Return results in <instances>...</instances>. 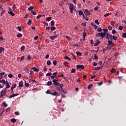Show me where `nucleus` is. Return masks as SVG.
Returning a JSON list of instances; mask_svg holds the SVG:
<instances>
[{"instance_id":"nucleus-28","label":"nucleus","mask_w":126,"mask_h":126,"mask_svg":"<svg viewBox=\"0 0 126 126\" xmlns=\"http://www.w3.org/2000/svg\"><path fill=\"white\" fill-rule=\"evenodd\" d=\"M0 83H2V84H5V80L4 79L0 81Z\"/></svg>"},{"instance_id":"nucleus-48","label":"nucleus","mask_w":126,"mask_h":126,"mask_svg":"<svg viewBox=\"0 0 126 126\" xmlns=\"http://www.w3.org/2000/svg\"><path fill=\"white\" fill-rule=\"evenodd\" d=\"M10 87V86L9 85V84H6V89H8Z\"/></svg>"},{"instance_id":"nucleus-29","label":"nucleus","mask_w":126,"mask_h":126,"mask_svg":"<svg viewBox=\"0 0 126 126\" xmlns=\"http://www.w3.org/2000/svg\"><path fill=\"white\" fill-rule=\"evenodd\" d=\"M17 37H18V38H20L21 37H22V34L19 33L17 35Z\"/></svg>"},{"instance_id":"nucleus-5","label":"nucleus","mask_w":126,"mask_h":126,"mask_svg":"<svg viewBox=\"0 0 126 126\" xmlns=\"http://www.w3.org/2000/svg\"><path fill=\"white\" fill-rule=\"evenodd\" d=\"M84 13H86V15H91V13H90V12L87 9L85 10Z\"/></svg>"},{"instance_id":"nucleus-16","label":"nucleus","mask_w":126,"mask_h":126,"mask_svg":"<svg viewBox=\"0 0 126 126\" xmlns=\"http://www.w3.org/2000/svg\"><path fill=\"white\" fill-rule=\"evenodd\" d=\"M100 67H95L94 69V70H100Z\"/></svg>"},{"instance_id":"nucleus-32","label":"nucleus","mask_w":126,"mask_h":126,"mask_svg":"<svg viewBox=\"0 0 126 126\" xmlns=\"http://www.w3.org/2000/svg\"><path fill=\"white\" fill-rule=\"evenodd\" d=\"M78 12H79V15L80 16H81V15H83V12H82V11H78Z\"/></svg>"},{"instance_id":"nucleus-41","label":"nucleus","mask_w":126,"mask_h":126,"mask_svg":"<svg viewBox=\"0 0 126 126\" xmlns=\"http://www.w3.org/2000/svg\"><path fill=\"white\" fill-rule=\"evenodd\" d=\"M6 112L10 111V107H8L5 110Z\"/></svg>"},{"instance_id":"nucleus-12","label":"nucleus","mask_w":126,"mask_h":126,"mask_svg":"<svg viewBox=\"0 0 126 126\" xmlns=\"http://www.w3.org/2000/svg\"><path fill=\"white\" fill-rule=\"evenodd\" d=\"M110 36H111V34L109 33H106V36H105L106 39H107L108 40H109V39H110Z\"/></svg>"},{"instance_id":"nucleus-39","label":"nucleus","mask_w":126,"mask_h":126,"mask_svg":"<svg viewBox=\"0 0 126 126\" xmlns=\"http://www.w3.org/2000/svg\"><path fill=\"white\" fill-rule=\"evenodd\" d=\"M71 56H72V58L73 59H74V60H76V57H75V55H74L73 53H71Z\"/></svg>"},{"instance_id":"nucleus-47","label":"nucleus","mask_w":126,"mask_h":126,"mask_svg":"<svg viewBox=\"0 0 126 126\" xmlns=\"http://www.w3.org/2000/svg\"><path fill=\"white\" fill-rule=\"evenodd\" d=\"M57 94L58 93H57V92H55L53 94L52 93L51 95H52L53 96H57Z\"/></svg>"},{"instance_id":"nucleus-51","label":"nucleus","mask_w":126,"mask_h":126,"mask_svg":"<svg viewBox=\"0 0 126 126\" xmlns=\"http://www.w3.org/2000/svg\"><path fill=\"white\" fill-rule=\"evenodd\" d=\"M65 38L69 41H70L71 40L70 37H69V36H65Z\"/></svg>"},{"instance_id":"nucleus-20","label":"nucleus","mask_w":126,"mask_h":126,"mask_svg":"<svg viewBox=\"0 0 126 126\" xmlns=\"http://www.w3.org/2000/svg\"><path fill=\"white\" fill-rule=\"evenodd\" d=\"M50 29L51 31H54V30H56V27L55 26L51 27H50Z\"/></svg>"},{"instance_id":"nucleus-15","label":"nucleus","mask_w":126,"mask_h":126,"mask_svg":"<svg viewBox=\"0 0 126 126\" xmlns=\"http://www.w3.org/2000/svg\"><path fill=\"white\" fill-rule=\"evenodd\" d=\"M52 84H53V82H52V81H48L47 82V86H51Z\"/></svg>"},{"instance_id":"nucleus-59","label":"nucleus","mask_w":126,"mask_h":126,"mask_svg":"<svg viewBox=\"0 0 126 126\" xmlns=\"http://www.w3.org/2000/svg\"><path fill=\"white\" fill-rule=\"evenodd\" d=\"M39 77L43 76V74L42 73V72H39Z\"/></svg>"},{"instance_id":"nucleus-45","label":"nucleus","mask_w":126,"mask_h":126,"mask_svg":"<svg viewBox=\"0 0 126 126\" xmlns=\"http://www.w3.org/2000/svg\"><path fill=\"white\" fill-rule=\"evenodd\" d=\"M75 71H76V70L74 68H73L71 70V73H74V72H75Z\"/></svg>"},{"instance_id":"nucleus-30","label":"nucleus","mask_w":126,"mask_h":126,"mask_svg":"<svg viewBox=\"0 0 126 126\" xmlns=\"http://www.w3.org/2000/svg\"><path fill=\"white\" fill-rule=\"evenodd\" d=\"M51 20H52V17H48L46 19L47 21H51Z\"/></svg>"},{"instance_id":"nucleus-54","label":"nucleus","mask_w":126,"mask_h":126,"mask_svg":"<svg viewBox=\"0 0 126 126\" xmlns=\"http://www.w3.org/2000/svg\"><path fill=\"white\" fill-rule=\"evenodd\" d=\"M12 8H13V10H14L15 9H16V5H15V4H14L13 5Z\"/></svg>"},{"instance_id":"nucleus-19","label":"nucleus","mask_w":126,"mask_h":126,"mask_svg":"<svg viewBox=\"0 0 126 126\" xmlns=\"http://www.w3.org/2000/svg\"><path fill=\"white\" fill-rule=\"evenodd\" d=\"M32 9H34V7L33 6H30L29 8H28V10L30 11L32 10Z\"/></svg>"},{"instance_id":"nucleus-26","label":"nucleus","mask_w":126,"mask_h":126,"mask_svg":"<svg viewBox=\"0 0 126 126\" xmlns=\"http://www.w3.org/2000/svg\"><path fill=\"white\" fill-rule=\"evenodd\" d=\"M63 64H64V65H65L66 66H67V67H69V66L67 65V64H68V62H64Z\"/></svg>"},{"instance_id":"nucleus-14","label":"nucleus","mask_w":126,"mask_h":126,"mask_svg":"<svg viewBox=\"0 0 126 126\" xmlns=\"http://www.w3.org/2000/svg\"><path fill=\"white\" fill-rule=\"evenodd\" d=\"M25 50V46H24V45L22 46V47L21 48V52H23V51H24Z\"/></svg>"},{"instance_id":"nucleus-25","label":"nucleus","mask_w":126,"mask_h":126,"mask_svg":"<svg viewBox=\"0 0 126 126\" xmlns=\"http://www.w3.org/2000/svg\"><path fill=\"white\" fill-rule=\"evenodd\" d=\"M105 36L106 35L103 33V32H101L100 37H101L102 39H104V38H105Z\"/></svg>"},{"instance_id":"nucleus-27","label":"nucleus","mask_w":126,"mask_h":126,"mask_svg":"<svg viewBox=\"0 0 126 126\" xmlns=\"http://www.w3.org/2000/svg\"><path fill=\"white\" fill-rule=\"evenodd\" d=\"M111 73H115L116 72V69L114 68H112V69L111 70Z\"/></svg>"},{"instance_id":"nucleus-31","label":"nucleus","mask_w":126,"mask_h":126,"mask_svg":"<svg viewBox=\"0 0 126 126\" xmlns=\"http://www.w3.org/2000/svg\"><path fill=\"white\" fill-rule=\"evenodd\" d=\"M31 12L32 13L33 15H36L37 14V13H36V12L34 11V10H31Z\"/></svg>"},{"instance_id":"nucleus-37","label":"nucleus","mask_w":126,"mask_h":126,"mask_svg":"<svg viewBox=\"0 0 126 126\" xmlns=\"http://www.w3.org/2000/svg\"><path fill=\"white\" fill-rule=\"evenodd\" d=\"M17 29H18L19 31H20V32L22 31V28H21V27L18 26V27H17Z\"/></svg>"},{"instance_id":"nucleus-13","label":"nucleus","mask_w":126,"mask_h":126,"mask_svg":"<svg viewBox=\"0 0 126 126\" xmlns=\"http://www.w3.org/2000/svg\"><path fill=\"white\" fill-rule=\"evenodd\" d=\"M76 54L79 56V57H81V56H82V53H81V52H80L79 51H77L76 52Z\"/></svg>"},{"instance_id":"nucleus-11","label":"nucleus","mask_w":126,"mask_h":126,"mask_svg":"<svg viewBox=\"0 0 126 126\" xmlns=\"http://www.w3.org/2000/svg\"><path fill=\"white\" fill-rule=\"evenodd\" d=\"M8 14H10V15H11L12 16H14L15 15V14L13 13L12 11V12L8 11Z\"/></svg>"},{"instance_id":"nucleus-10","label":"nucleus","mask_w":126,"mask_h":126,"mask_svg":"<svg viewBox=\"0 0 126 126\" xmlns=\"http://www.w3.org/2000/svg\"><path fill=\"white\" fill-rule=\"evenodd\" d=\"M19 87H23V82L21 81L19 83Z\"/></svg>"},{"instance_id":"nucleus-64","label":"nucleus","mask_w":126,"mask_h":126,"mask_svg":"<svg viewBox=\"0 0 126 126\" xmlns=\"http://www.w3.org/2000/svg\"><path fill=\"white\" fill-rule=\"evenodd\" d=\"M24 59H25V58L24 57V56H22V57L21 58L20 61H21V62H22V61H23V60H24Z\"/></svg>"},{"instance_id":"nucleus-53","label":"nucleus","mask_w":126,"mask_h":126,"mask_svg":"<svg viewBox=\"0 0 126 126\" xmlns=\"http://www.w3.org/2000/svg\"><path fill=\"white\" fill-rule=\"evenodd\" d=\"M12 123H15L16 122V120L15 118H12L11 119Z\"/></svg>"},{"instance_id":"nucleus-33","label":"nucleus","mask_w":126,"mask_h":126,"mask_svg":"<svg viewBox=\"0 0 126 126\" xmlns=\"http://www.w3.org/2000/svg\"><path fill=\"white\" fill-rule=\"evenodd\" d=\"M60 77H62V78H63V79H65V77H64V75L63 74H62L59 76Z\"/></svg>"},{"instance_id":"nucleus-22","label":"nucleus","mask_w":126,"mask_h":126,"mask_svg":"<svg viewBox=\"0 0 126 126\" xmlns=\"http://www.w3.org/2000/svg\"><path fill=\"white\" fill-rule=\"evenodd\" d=\"M57 86H60V88L63 89V84L59 83V85H57Z\"/></svg>"},{"instance_id":"nucleus-38","label":"nucleus","mask_w":126,"mask_h":126,"mask_svg":"<svg viewBox=\"0 0 126 126\" xmlns=\"http://www.w3.org/2000/svg\"><path fill=\"white\" fill-rule=\"evenodd\" d=\"M113 46H114V45H110V46H109V47H108V45H107V47L106 48L107 50H111V49H112V47H113Z\"/></svg>"},{"instance_id":"nucleus-34","label":"nucleus","mask_w":126,"mask_h":126,"mask_svg":"<svg viewBox=\"0 0 126 126\" xmlns=\"http://www.w3.org/2000/svg\"><path fill=\"white\" fill-rule=\"evenodd\" d=\"M4 13H5V10H2L0 15L1 16H2Z\"/></svg>"},{"instance_id":"nucleus-3","label":"nucleus","mask_w":126,"mask_h":126,"mask_svg":"<svg viewBox=\"0 0 126 126\" xmlns=\"http://www.w3.org/2000/svg\"><path fill=\"white\" fill-rule=\"evenodd\" d=\"M18 95H19V94H13L12 95H10L9 96V98L10 99H11V98H12L13 97H15L16 96H18Z\"/></svg>"},{"instance_id":"nucleus-4","label":"nucleus","mask_w":126,"mask_h":126,"mask_svg":"<svg viewBox=\"0 0 126 126\" xmlns=\"http://www.w3.org/2000/svg\"><path fill=\"white\" fill-rule=\"evenodd\" d=\"M68 5H69V9H72L74 8V5L71 3H69Z\"/></svg>"},{"instance_id":"nucleus-43","label":"nucleus","mask_w":126,"mask_h":126,"mask_svg":"<svg viewBox=\"0 0 126 126\" xmlns=\"http://www.w3.org/2000/svg\"><path fill=\"white\" fill-rule=\"evenodd\" d=\"M94 23H96L97 25H99L100 23H99V20H95L94 21Z\"/></svg>"},{"instance_id":"nucleus-44","label":"nucleus","mask_w":126,"mask_h":126,"mask_svg":"<svg viewBox=\"0 0 126 126\" xmlns=\"http://www.w3.org/2000/svg\"><path fill=\"white\" fill-rule=\"evenodd\" d=\"M51 63H52V62H51V61H48L47 62V65H51Z\"/></svg>"},{"instance_id":"nucleus-42","label":"nucleus","mask_w":126,"mask_h":126,"mask_svg":"<svg viewBox=\"0 0 126 126\" xmlns=\"http://www.w3.org/2000/svg\"><path fill=\"white\" fill-rule=\"evenodd\" d=\"M112 33L113 35H114V34H116V33H117V31L113 29L112 31Z\"/></svg>"},{"instance_id":"nucleus-7","label":"nucleus","mask_w":126,"mask_h":126,"mask_svg":"<svg viewBox=\"0 0 126 126\" xmlns=\"http://www.w3.org/2000/svg\"><path fill=\"white\" fill-rule=\"evenodd\" d=\"M100 43H101V42L99 41V40H97V42L94 43V47H97Z\"/></svg>"},{"instance_id":"nucleus-23","label":"nucleus","mask_w":126,"mask_h":126,"mask_svg":"<svg viewBox=\"0 0 126 126\" xmlns=\"http://www.w3.org/2000/svg\"><path fill=\"white\" fill-rule=\"evenodd\" d=\"M92 86H93V84H90L88 86V89L90 90L92 88Z\"/></svg>"},{"instance_id":"nucleus-35","label":"nucleus","mask_w":126,"mask_h":126,"mask_svg":"<svg viewBox=\"0 0 126 126\" xmlns=\"http://www.w3.org/2000/svg\"><path fill=\"white\" fill-rule=\"evenodd\" d=\"M46 94H50L52 95V93H51V91H50V90H48L46 92Z\"/></svg>"},{"instance_id":"nucleus-24","label":"nucleus","mask_w":126,"mask_h":126,"mask_svg":"<svg viewBox=\"0 0 126 126\" xmlns=\"http://www.w3.org/2000/svg\"><path fill=\"white\" fill-rule=\"evenodd\" d=\"M111 14L112 13H106L104 14V17H108V16H109V15H111Z\"/></svg>"},{"instance_id":"nucleus-46","label":"nucleus","mask_w":126,"mask_h":126,"mask_svg":"<svg viewBox=\"0 0 126 126\" xmlns=\"http://www.w3.org/2000/svg\"><path fill=\"white\" fill-rule=\"evenodd\" d=\"M113 39L115 41H116L117 39H118V37H117V36H116L115 35H113Z\"/></svg>"},{"instance_id":"nucleus-50","label":"nucleus","mask_w":126,"mask_h":126,"mask_svg":"<svg viewBox=\"0 0 126 126\" xmlns=\"http://www.w3.org/2000/svg\"><path fill=\"white\" fill-rule=\"evenodd\" d=\"M53 63L54 65H57V61L54 60L53 61Z\"/></svg>"},{"instance_id":"nucleus-9","label":"nucleus","mask_w":126,"mask_h":126,"mask_svg":"<svg viewBox=\"0 0 126 126\" xmlns=\"http://www.w3.org/2000/svg\"><path fill=\"white\" fill-rule=\"evenodd\" d=\"M113 40H108V48H109V47H110V46H111L112 45V44H113Z\"/></svg>"},{"instance_id":"nucleus-21","label":"nucleus","mask_w":126,"mask_h":126,"mask_svg":"<svg viewBox=\"0 0 126 126\" xmlns=\"http://www.w3.org/2000/svg\"><path fill=\"white\" fill-rule=\"evenodd\" d=\"M3 51H4V48H3V47H0V54H1V53H2V52H3Z\"/></svg>"},{"instance_id":"nucleus-8","label":"nucleus","mask_w":126,"mask_h":126,"mask_svg":"<svg viewBox=\"0 0 126 126\" xmlns=\"http://www.w3.org/2000/svg\"><path fill=\"white\" fill-rule=\"evenodd\" d=\"M32 69H33V71H35V72H39V69L38 68H36L35 67H33L32 68Z\"/></svg>"},{"instance_id":"nucleus-36","label":"nucleus","mask_w":126,"mask_h":126,"mask_svg":"<svg viewBox=\"0 0 126 126\" xmlns=\"http://www.w3.org/2000/svg\"><path fill=\"white\" fill-rule=\"evenodd\" d=\"M31 23H32V21L29 19L28 22L27 23L28 25H31Z\"/></svg>"},{"instance_id":"nucleus-61","label":"nucleus","mask_w":126,"mask_h":126,"mask_svg":"<svg viewBox=\"0 0 126 126\" xmlns=\"http://www.w3.org/2000/svg\"><path fill=\"white\" fill-rule=\"evenodd\" d=\"M101 32H99L98 34H96L95 35L96 36H97V37H100V36H101Z\"/></svg>"},{"instance_id":"nucleus-60","label":"nucleus","mask_w":126,"mask_h":126,"mask_svg":"<svg viewBox=\"0 0 126 126\" xmlns=\"http://www.w3.org/2000/svg\"><path fill=\"white\" fill-rule=\"evenodd\" d=\"M54 25H55V21H51V26H54Z\"/></svg>"},{"instance_id":"nucleus-17","label":"nucleus","mask_w":126,"mask_h":126,"mask_svg":"<svg viewBox=\"0 0 126 126\" xmlns=\"http://www.w3.org/2000/svg\"><path fill=\"white\" fill-rule=\"evenodd\" d=\"M2 105L4 107H7L8 105L5 103V101H3Z\"/></svg>"},{"instance_id":"nucleus-55","label":"nucleus","mask_w":126,"mask_h":126,"mask_svg":"<svg viewBox=\"0 0 126 126\" xmlns=\"http://www.w3.org/2000/svg\"><path fill=\"white\" fill-rule=\"evenodd\" d=\"M52 75V73L49 72L46 74V76H51Z\"/></svg>"},{"instance_id":"nucleus-63","label":"nucleus","mask_w":126,"mask_h":126,"mask_svg":"<svg viewBox=\"0 0 126 126\" xmlns=\"http://www.w3.org/2000/svg\"><path fill=\"white\" fill-rule=\"evenodd\" d=\"M122 36L124 38H126V33H123Z\"/></svg>"},{"instance_id":"nucleus-52","label":"nucleus","mask_w":126,"mask_h":126,"mask_svg":"<svg viewBox=\"0 0 126 126\" xmlns=\"http://www.w3.org/2000/svg\"><path fill=\"white\" fill-rule=\"evenodd\" d=\"M86 35H87L86 32H84L83 33V38H85V37H86Z\"/></svg>"},{"instance_id":"nucleus-18","label":"nucleus","mask_w":126,"mask_h":126,"mask_svg":"<svg viewBox=\"0 0 126 126\" xmlns=\"http://www.w3.org/2000/svg\"><path fill=\"white\" fill-rule=\"evenodd\" d=\"M64 59H65V60H68V61H71V59L68 57V56H64Z\"/></svg>"},{"instance_id":"nucleus-6","label":"nucleus","mask_w":126,"mask_h":126,"mask_svg":"<svg viewBox=\"0 0 126 126\" xmlns=\"http://www.w3.org/2000/svg\"><path fill=\"white\" fill-rule=\"evenodd\" d=\"M5 90H6V89H5L4 90L0 92V94L3 95V96H4L6 94V92L5 91Z\"/></svg>"},{"instance_id":"nucleus-57","label":"nucleus","mask_w":126,"mask_h":126,"mask_svg":"<svg viewBox=\"0 0 126 126\" xmlns=\"http://www.w3.org/2000/svg\"><path fill=\"white\" fill-rule=\"evenodd\" d=\"M27 59L29 60V61H31V56L30 55H28V58Z\"/></svg>"},{"instance_id":"nucleus-62","label":"nucleus","mask_w":126,"mask_h":126,"mask_svg":"<svg viewBox=\"0 0 126 126\" xmlns=\"http://www.w3.org/2000/svg\"><path fill=\"white\" fill-rule=\"evenodd\" d=\"M78 8H81L82 6H81V4L80 3H78Z\"/></svg>"},{"instance_id":"nucleus-58","label":"nucleus","mask_w":126,"mask_h":126,"mask_svg":"<svg viewBox=\"0 0 126 126\" xmlns=\"http://www.w3.org/2000/svg\"><path fill=\"white\" fill-rule=\"evenodd\" d=\"M94 60H98V56L97 55H94Z\"/></svg>"},{"instance_id":"nucleus-1","label":"nucleus","mask_w":126,"mask_h":126,"mask_svg":"<svg viewBox=\"0 0 126 126\" xmlns=\"http://www.w3.org/2000/svg\"><path fill=\"white\" fill-rule=\"evenodd\" d=\"M58 81H59V80L56 79H53L52 81L53 84L55 85V87H57V85H60V83H58Z\"/></svg>"},{"instance_id":"nucleus-40","label":"nucleus","mask_w":126,"mask_h":126,"mask_svg":"<svg viewBox=\"0 0 126 126\" xmlns=\"http://www.w3.org/2000/svg\"><path fill=\"white\" fill-rule=\"evenodd\" d=\"M57 38V36H50V39L51 40H55Z\"/></svg>"},{"instance_id":"nucleus-49","label":"nucleus","mask_w":126,"mask_h":126,"mask_svg":"<svg viewBox=\"0 0 126 126\" xmlns=\"http://www.w3.org/2000/svg\"><path fill=\"white\" fill-rule=\"evenodd\" d=\"M8 77H9V78H11L12 77H14V76H13V75H12V74H9L8 75Z\"/></svg>"},{"instance_id":"nucleus-2","label":"nucleus","mask_w":126,"mask_h":126,"mask_svg":"<svg viewBox=\"0 0 126 126\" xmlns=\"http://www.w3.org/2000/svg\"><path fill=\"white\" fill-rule=\"evenodd\" d=\"M76 67L78 69L81 68V69H84V65H82V64L77 65Z\"/></svg>"},{"instance_id":"nucleus-56","label":"nucleus","mask_w":126,"mask_h":126,"mask_svg":"<svg viewBox=\"0 0 126 126\" xmlns=\"http://www.w3.org/2000/svg\"><path fill=\"white\" fill-rule=\"evenodd\" d=\"M102 30H102V29H101V28H98L97 29V31H98V32H102Z\"/></svg>"}]
</instances>
